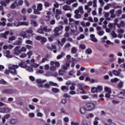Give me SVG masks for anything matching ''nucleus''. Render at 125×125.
Here are the masks:
<instances>
[{
	"instance_id": "a878e982",
	"label": "nucleus",
	"mask_w": 125,
	"mask_h": 125,
	"mask_svg": "<svg viewBox=\"0 0 125 125\" xmlns=\"http://www.w3.org/2000/svg\"><path fill=\"white\" fill-rule=\"evenodd\" d=\"M42 29L44 32H46V33H49V32H51V29L50 28H47V27H43L42 28Z\"/></svg>"
},
{
	"instance_id": "aec40b11",
	"label": "nucleus",
	"mask_w": 125,
	"mask_h": 125,
	"mask_svg": "<svg viewBox=\"0 0 125 125\" xmlns=\"http://www.w3.org/2000/svg\"><path fill=\"white\" fill-rule=\"evenodd\" d=\"M25 68L26 70L30 73H33V72H34V69L32 66H27Z\"/></svg>"
},
{
	"instance_id": "f704fd0d",
	"label": "nucleus",
	"mask_w": 125,
	"mask_h": 125,
	"mask_svg": "<svg viewBox=\"0 0 125 125\" xmlns=\"http://www.w3.org/2000/svg\"><path fill=\"white\" fill-rule=\"evenodd\" d=\"M119 81H120V79L117 78H115L114 79H112L111 80V83H117V82H119Z\"/></svg>"
},
{
	"instance_id": "774afa93",
	"label": "nucleus",
	"mask_w": 125,
	"mask_h": 125,
	"mask_svg": "<svg viewBox=\"0 0 125 125\" xmlns=\"http://www.w3.org/2000/svg\"><path fill=\"white\" fill-rule=\"evenodd\" d=\"M32 67H33V68H38L39 67V64L37 63H33L31 65Z\"/></svg>"
},
{
	"instance_id": "4c0bfd02",
	"label": "nucleus",
	"mask_w": 125,
	"mask_h": 125,
	"mask_svg": "<svg viewBox=\"0 0 125 125\" xmlns=\"http://www.w3.org/2000/svg\"><path fill=\"white\" fill-rule=\"evenodd\" d=\"M11 109L8 107L4 108V113H9Z\"/></svg>"
},
{
	"instance_id": "c85d7f7f",
	"label": "nucleus",
	"mask_w": 125,
	"mask_h": 125,
	"mask_svg": "<svg viewBox=\"0 0 125 125\" xmlns=\"http://www.w3.org/2000/svg\"><path fill=\"white\" fill-rule=\"evenodd\" d=\"M64 56H65V53L62 52L61 55H59L57 57V59H61V58L64 57Z\"/></svg>"
},
{
	"instance_id": "09e8293b",
	"label": "nucleus",
	"mask_w": 125,
	"mask_h": 125,
	"mask_svg": "<svg viewBox=\"0 0 125 125\" xmlns=\"http://www.w3.org/2000/svg\"><path fill=\"white\" fill-rule=\"evenodd\" d=\"M86 81H88L91 82V83H94V82H95V80L94 79H90V78L89 77H86Z\"/></svg>"
},
{
	"instance_id": "0e129e2a",
	"label": "nucleus",
	"mask_w": 125,
	"mask_h": 125,
	"mask_svg": "<svg viewBox=\"0 0 125 125\" xmlns=\"http://www.w3.org/2000/svg\"><path fill=\"white\" fill-rule=\"evenodd\" d=\"M28 34H33V30L29 29L25 31Z\"/></svg>"
},
{
	"instance_id": "de8ad7c7",
	"label": "nucleus",
	"mask_w": 125,
	"mask_h": 125,
	"mask_svg": "<svg viewBox=\"0 0 125 125\" xmlns=\"http://www.w3.org/2000/svg\"><path fill=\"white\" fill-rule=\"evenodd\" d=\"M45 21H46V22H49V21H50V16H46Z\"/></svg>"
},
{
	"instance_id": "4468645a",
	"label": "nucleus",
	"mask_w": 125,
	"mask_h": 125,
	"mask_svg": "<svg viewBox=\"0 0 125 125\" xmlns=\"http://www.w3.org/2000/svg\"><path fill=\"white\" fill-rule=\"evenodd\" d=\"M1 21H0V26H5L6 25V23L5 22H6V19L4 18H2L1 19Z\"/></svg>"
},
{
	"instance_id": "3c124183",
	"label": "nucleus",
	"mask_w": 125,
	"mask_h": 125,
	"mask_svg": "<svg viewBox=\"0 0 125 125\" xmlns=\"http://www.w3.org/2000/svg\"><path fill=\"white\" fill-rule=\"evenodd\" d=\"M16 3H13L12 4H11V6H10V8H11V9H14V8H16Z\"/></svg>"
},
{
	"instance_id": "39448f33",
	"label": "nucleus",
	"mask_w": 125,
	"mask_h": 125,
	"mask_svg": "<svg viewBox=\"0 0 125 125\" xmlns=\"http://www.w3.org/2000/svg\"><path fill=\"white\" fill-rule=\"evenodd\" d=\"M13 52L15 55H20L21 54V51L20 50V46H17L13 49Z\"/></svg>"
},
{
	"instance_id": "603ef678",
	"label": "nucleus",
	"mask_w": 125,
	"mask_h": 125,
	"mask_svg": "<svg viewBox=\"0 0 125 125\" xmlns=\"http://www.w3.org/2000/svg\"><path fill=\"white\" fill-rule=\"evenodd\" d=\"M79 47L81 49H85V48H86V46H85L84 44H81Z\"/></svg>"
},
{
	"instance_id": "680f3d73",
	"label": "nucleus",
	"mask_w": 125,
	"mask_h": 125,
	"mask_svg": "<svg viewBox=\"0 0 125 125\" xmlns=\"http://www.w3.org/2000/svg\"><path fill=\"white\" fill-rule=\"evenodd\" d=\"M99 2H100L101 5H102V6H103V5L105 4V2L103 0H99Z\"/></svg>"
},
{
	"instance_id": "4be33fe9",
	"label": "nucleus",
	"mask_w": 125,
	"mask_h": 125,
	"mask_svg": "<svg viewBox=\"0 0 125 125\" xmlns=\"http://www.w3.org/2000/svg\"><path fill=\"white\" fill-rule=\"evenodd\" d=\"M76 10H79V13L80 12L81 14H83L84 13V12L83 11V6H80L78 8V9H77Z\"/></svg>"
},
{
	"instance_id": "864d4df0",
	"label": "nucleus",
	"mask_w": 125,
	"mask_h": 125,
	"mask_svg": "<svg viewBox=\"0 0 125 125\" xmlns=\"http://www.w3.org/2000/svg\"><path fill=\"white\" fill-rule=\"evenodd\" d=\"M69 47H71V44L70 43H66L64 46L65 49L66 48H69Z\"/></svg>"
},
{
	"instance_id": "7ed1b4c3",
	"label": "nucleus",
	"mask_w": 125,
	"mask_h": 125,
	"mask_svg": "<svg viewBox=\"0 0 125 125\" xmlns=\"http://www.w3.org/2000/svg\"><path fill=\"white\" fill-rule=\"evenodd\" d=\"M36 82L37 83H39L37 84V86L43 88L44 85L42 83H46V80L37 79Z\"/></svg>"
},
{
	"instance_id": "4d7b16f0",
	"label": "nucleus",
	"mask_w": 125,
	"mask_h": 125,
	"mask_svg": "<svg viewBox=\"0 0 125 125\" xmlns=\"http://www.w3.org/2000/svg\"><path fill=\"white\" fill-rule=\"evenodd\" d=\"M0 83H1V84H6V82L3 79H1L0 80Z\"/></svg>"
},
{
	"instance_id": "2f4dec72",
	"label": "nucleus",
	"mask_w": 125,
	"mask_h": 125,
	"mask_svg": "<svg viewBox=\"0 0 125 125\" xmlns=\"http://www.w3.org/2000/svg\"><path fill=\"white\" fill-rule=\"evenodd\" d=\"M110 35L113 38H116L118 37V35L116 34V32H115L114 31H112L110 33Z\"/></svg>"
},
{
	"instance_id": "1a4fd4ad",
	"label": "nucleus",
	"mask_w": 125,
	"mask_h": 125,
	"mask_svg": "<svg viewBox=\"0 0 125 125\" xmlns=\"http://www.w3.org/2000/svg\"><path fill=\"white\" fill-rule=\"evenodd\" d=\"M18 40V41L14 43V45H22L23 40L21 38H19Z\"/></svg>"
},
{
	"instance_id": "bb28decb",
	"label": "nucleus",
	"mask_w": 125,
	"mask_h": 125,
	"mask_svg": "<svg viewBox=\"0 0 125 125\" xmlns=\"http://www.w3.org/2000/svg\"><path fill=\"white\" fill-rule=\"evenodd\" d=\"M37 32L39 34H42L43 35V34H44V32H43V29H42V26H41V28H39L37 30Z\"/></svg>"
},
{
	"instance_id": "9d476101",
	"label": "nucleus",
	"mask_w": 125,
	"mask_h": 125,
	"mask_svg": "<svg viewBox=\"0 0 125 125\" xmlns=\"http://www.w3.org/2000/svg\"><path fill=\"white\" fill-rule=\"evenodd\" d=\"M90 40L92 42H98V40H97V39L95 38V35L94 34H91L90 35Z\"/></svg>"
},
{
	"instance_id": "f8f14e48",
	"label": "nucleus",
	"mask_w": 125,
	"mask_h": 125,
	"mask_svg": "<svg viewBox=\"0 0 125 125\" xmlns=\"http://www.w3.org/2000/svg\"><path fill=\"white\" fill-rule=\"evenodd\" d=\"M123 86H124V82H123L122 81H120L116 85V87L118 88V89H122V88H123Z\"/></svg>"
},
{
	"instance_id": "a211bd4d",
	"label": "nucleus",
	"mask_w": 125,
	"mask_h": 125,
	"mask_svg": "<svg viewBox=\"0 0 125 125\" xmlns=\"http://www.w3.org/2000/svg\"><path fill=\"white\" fill-rule=\"evenodd\" d=\"M23 2H24L23 0H15V3H16V4H19V5H22Z\"/></svg>"
},
{
	"instance_id": "052dcab7",
	"label": "nucleus",
	"mask_w": 125,
	"mask_h": 125,
	"mask_svg": "<svg viewBox=\"0 0 125 125\" xmlns=\"http://www.w3.org/2000/svg\"><path fill=\"white\" fill-rule=\"evenodd\" d=\"M28 116L30 118H34V117H35V113H29L28 114Z\"/></svg>"
},
{
	"instance_id": "5701e85b",
	"label": "nucleus",
	"mask_w": 125,
	"mask_h": 125,
	"mask_svg": "<svg viewBox=\"0 0 125 125\" xmlns=\"http://www.w3.org/2000/svg\"><path fill=\"white\" fill-rule=\"evenodd\" d=\"M86 112V109H85V108H84V107H81L80 108V113L81 114H82V115H84V114H85Z\"/></svg>"
},
{
	"instance_id": "bf43d9fd",
	"label": "nucleus",
	"mask_w": 125,
	"mask_h": 125,
	"mask_svg": "<svg viewBox=\"0 0 125 125\" xmlns=\"http://www.w3.org/2000/svg\"><path fill=\"white\" fill-rule=\"evenodd\" d=\"M63 97H65V98H70L71 97V96H70L67 93H65L63 95Z\"/></svg>"
},
{
	"instance_id": "6ab92c4d",
	"label": "nucleus",
	"mask_w": 125,
	"mask_h": 125,
	"mask_svg": "<svg viewBox=\"0 0 125 125\" xmlns=\"http://www.w3.org/2000/svg\"><path fill=\"white\" fill-rule=\"evenodd\" d=\"M20 26H29V22L26 21H19Z\"/></svg>"
},
{
	"instance_id": "13d9d810",
	"label": "nucleus",
	"mask_w": 125,
	"mask_h": 125,
	"mask_svg": "<svg viewBox=\"0 0 125 125\" xmlns=\"http://www.w3.org/2000/svg\"><path fill=\"white\" fill-rule=\"evenodd\" d=\"M125 62L124 59H121L120 58L118 59V63L121 64V63H124Z\"/></svg>"
},
{
	"instance_id": "c03bdc74",
	"label": "nucleus",
	"mask_w": 125,
	"mask_h": 125,
	"mask_svg": "<svg viewBox=\"0 0 125 125\" xmlns=\"http://www.w3.org/2000/svg\"><path fill=\"white\" fill-rule=\"evenodd\" d=\"M61 88L62 90H66V91H68V90H69V87L68 86H62Z\"/></svg>"
},
{
	"instance_id": "20e7f679",
	"label": "nucleus",
	"mask_w": 125,
	"mask_h": 125,
	"mask_svg": "<svg viewBox=\"0 0 125 125\" xmlns=\"http://www.w3.org/2000/svg\"><path fill=\"white\" fill-rule=\"evenodd\" d=\"M122 73V69L120 68L118 69V71L117 70H113L112 73L114 76H116L117 77H120L121 78H123L124 76L122 75L121 73Z\"/></svg>"
},
{
	"instance_id": "b1692460",
	"label": "nucleus",
	"mask_w": 125,
	"mask_h": 125,
	"mask_svg": "<svg viewBox=\"0 0 125 125\" xmlns=\"http://www.w3.org/2000/svg\"><path fill=\"white\" fill-rule=\"evenodd\" d=\"M62 29H63V26H58V27H56V28L54 29V31H56V32H59V31H61V30H62Z\"/></svg>"
},
{
	"instance_id": "412c9836",
	"label": "nucleus",
	"mask_w": 125,
	"mask_h": 125,
	"mask_svg": "<svg viewBox=\"0 0 125 125\" xmlns=\"http://www.w3.org/2000/svg\"><path fill=\"white\" fill-rule=\"evenodd\" d=\"M62 9L65 11L67 10H71V7L68 5H65L62 6Z\"/></svg>"
},
{
	"instance_id": "6e6552de",
	"label": "nucleus",
	"mask_w": 125,
	"mask_h": 125,
	"mask_svg": "<svg viewBox=\"0 0 125 125\" xmlns=\"http://www.w3.org/2000/svg\"><path fill=\"white\" fill-rule=\"evenodd\" d=\"M75 16H74V18H75V19H80L81 18H82V15L79 14V10H75Z\"/></svg>"
},
{
	"instance_id": "2eb2a0df",
	"label": "nucleus",
	"mask_w": 125,
	"mask_h": 125,
	"mask_svg": "<svg viewBox=\"0 0 125 125\" xmlns=\"http://www.w3.org/2000/svg\"><path fill=\"white\" fill-rule=\"evenodd\" d=\"M8 35H9V31H7L6 32H5V33L4 34H1L0 35L1 38H3L4 39H7V36H8Z\"/></svg>"
},
{
	"instance_id": "0eeeda50",
	"label": "nucleus",
	"mask_w": 125,
	"mask_h": 125,
	"mask_svg": "<svg viewBox=\"0 0 125 125\" xmlns=\"http://www.w3.org/2000/svg\"><path fill=\"white\" fill-rule=\"evenodd\" d=\"M14 92V91L12 89H4L2 91V93H6L7 94H12Z\"/></svg>"
},
{
	"instance_id": "ea45409f",
	"label": "nucleus",
	"mask_w": 125,
	"mask_h": 125,
	"mask_svg": "<svg viewBox=\"0 0 125 125\" xmlns=\"http://www.w3.org/2000/svg\"><path fill=\"white\" fill-rule=\"evenodd\" d=\"M21 53L22 52H26L27 51V48L24 46L22 47L21 49Z\"/></svg>"
},
{
	"instance_id": "7c9ffc66",
	"label": "nucleus",
	"mask_w": 125,
	"mask_h": 125,
	"mask_svg": "<svg viewBox=\"0 0 125 125\" xmlns=\"http://www.w3.org/2000/svg\"><path fill=\"white\" fill-rule=\"evenodd\" d=\"M91 92H92V93H97L98 92V90L97 88L96 87L92 88Z\"/></svg>"
},
{
	"instance_id": "a19ab883",
	"label": "nucleus",
	"mask_w": 125,
	"mask_h": 125,
	"mask_svg": "<svg viewBox=\"0 0 125 125\" xmlns=\"http://www.w3.org/2000/svg\"><path fill=\"white\" fill-rule=\"evenodd\" d=\"M43 87L44 88L49 89L50 88V84H49V83L48 84V83H46L44 84Z\"/></svg>"
},
{
	"instance_id": "423d86ee",
	"label": "nucleus",
	"mask_w": 125,
	"mask_h": 125,
	"mask_svg": "<svg viewBox=\"0 0 125 125\" xmlns=\"http://www.w3.org/2000/svg\"><path fill=\"white\" fill-rule=\"evenodd\" d=\"M104 90L107 92L105 94V97H106V98H110V95L111 93H112V91L111 90H110V88H109V87H106L104 88Z\"/></svg>"
},
{
	"instance_id": "79ce46f5",
	"label": "nucleus",
	"mask_w": 125,
	"mask_h": 125,
	"mask_svg": "<svg viewBox=\"0 0 125 125\" xmlns=\"http://www.w3.org/2000/svg\"><path fill=\"white\" fill-rule=\"evenodd\" d=\"M104 33L105 32L103 30H101L100 31L97 32L98 35H99V36H103V35H104Z\"/></svg>"
},
{
	"instance_id": "c756f323",
	"label": "nucleus",
	"mask_w": 125,
	"mask_h": 125,
	"mask_svg": "<svg viewBox=\"0 0 125 125\" xmlns=\"http://www.w3.org/2000/svg\"><path fill=\"white\" fill-rule=\"evenodd\" d=\"M47 41L46 38L42 37L41 40V42L42 44H44V42H46Z\"/></svg>"
},
{
	"instance_id": "58836bf2",
	"label": "nucleus",
	"mask_w": 125,
	"mask_h": 125,
	"mask_svg": "<svg viewBox=\"0 0 125 125\" xmlns=\"http://www.w3.org/2000/svg\"><path fill=\"white\" fill-rule=\"evenodd\" d=\"M0 3L2 5V6H4L5 7L7 6V5H6V2L3 1V0H0Z\"/></svg>"
},
{
	"instance_id": "6e6d98bb",
	"label": "nucleus",
	"mask_w": 125,
	"mask_h": 125,
	"mask_svg": "<svg viewBox=\"0 0 125 125\" xmlns=\"http://www.w3.org/2000/svg\"><path fill=\"white\" fill-rule=\"evenodd\" d=\"M77 87H78V88L79 89H81V90L83 89V86H82V84L81 83H78L77 84Z\"/></svg>"
},
{
	"instance_id": "473e14b6",
	"label": "nucleus",
	"mask_w": 125,
	"mask_h": 125,
	"mask_svg": "<svg viewBox=\"0 0 125 125\" xmlns=\"http://www.w3.org/2000/svg\"><path fill=\"white\" fill-rule=\"evenodd\" d=\"M85 36L83 34H81L79 37H77V41H80V40H83Z\"/></svg>"
},
{
	"instance_id": "49530a36",
	"label": "nucleus",
	"mask_w": 125,
	"mask_h": 125,
	"mask_svg": "<svg viewBox=\"0 0 125 125\" xmlns=\"http://www.w3.org/2000/svg\"><path fill=\"white\" fill-rule=\"evenodd\" d=\"M34 14H38L39 15L41 14V12H40V10H39L38 9H35L34 10Z\"/></svg>"
},
{
	"instance_id": "c9c22d12",
	"label": "nucleus",
	"mask_w": 125,
	"mask_h": 125,
	"mask_svg": "<svg viewBox=\"0 0 125 125\" xmlns=\"http://www.w3.org/2000/svg\"><path fill=\"white\" fill-rule=\"evenodd\" d=\"M37 8L39 11H41V10H42V4L39 3L37 6Z\"/></svg>"
},
{
	"instance_id": "37998d69",
	"label": "nucleus",
	"mask_w": 125,
	"mask_h": 125,
	"mask_svg": "<svg viewBox=\"0 0 125 125\" xmlns=\"http://www.w3.org/2000/svg\"><path fill=\"white\" fill-rule=\"evenodd\" d=\"M116 14L117 16H120V15H121V14H122V10H117L116 12Z\"/></svg>"
},
{
	"instance_id": "72a5a7b5",
	"label": "nucleus",
	"mask_w": 125,
	"mask_h": 125,
	"mask_svg": "<svg viewBox=\"0 0 125 125\" xmlns=\"http://www.w3.org/2000/svg\"><path fill=\"white\" fill-rule=\"evenodd\" d=\"M49 84H50V85H51L52 86H58V84L57 83H54L53 82H49Z\"/></svg>"
},
{
	"instance_id": "338daca9",
	"label": "nucleus",
	"mask_w": 125,
	"mask_h": 125,
	"mask_svg": "<svg viewBox=\"0 0 125 125\" xmlns=\"http://www.w3.org/2000/svg\"><path fill=\"white\" fill-rule=\"evenodd\" d=\"M21 58H25V57H27V55L25 53H23L20 56Z\"/></svg>"
},
{
	"instance_id": "5fc2aeb1",
	"label": "nucleus",
	"mask_w": 125,
	"mask_h": 125,
	"mask_svg": "<svg viewBox=\"0 0 125 125\" xmlns=\"http://www.w3.org/2000/svg\"><path fill=\"white\" fill-rule=\"evenodd\" d=\"M54 31V34H53L54 37H58V36H59V32H58V31H56L55 30Z\"/></svg>"
},
{
	"instance_id": "ddd939ff",
	"label": "nucleus",
	"mask_w": 125,
	"mask_h": 125,
	"mask_svg": "<svg viewBox=\"0 0 125 125\" xmlns=\"http://www.w3.org/2000/svg\"><path fill=\"white\" fill-rule=\"evenodd\" d=\"M10 123L12 125H17L19 123V121L17 119L12 118L10 120Z\"/></svg>"
},
{
	"instance_id": "cd10ccee",
	"label": "nucleus",
	"mask_w": 125,
	"mask_h": 125,
	"mask_svg": "<svg viewBox=\"0 0 125 125\" xmlns=\"http://www.w3.org/2000/svg\"><path fill=\"white\" fill-rule=\"evenodd\" d=\"M78 51V49L75 47H73L71 49V52L73 54H76Z\"/></svg>"
},
{
	"instance_id": "69168bd1",
	"label": "nucleus",
	"mask_w": 125,
	"mask_h": 125,
	"mask_svg": "<svg viewBox=\"0 0 125 125\" xmlns=\"http://www.w3.org/2000/svg\"><path fill=\"white\" fill-rule=\"evenodd\" d=\"M16 39L15 36H12L9 38V41H15Z\"/></svg>"
},
{
	"instance_id": "a18cd8bd",
	"label": "nucleus",
	"mask_w": 125,
	"mask_h": 125,
	"mask_svg": "<svg viewBox=\"0 0 125 125\" xmlns=\"http://www.w3.org/2000/svg\"><path fill=\"white\" fill-rule=\"evenodd\" d=\"M21 37H22V38H23L24 39H25V38H27V35L26 34V32H22L21 33Z\"/></svg>"
},
{
	"instance_id": "e433bc0d",
	"label": "nucleus",
	"mask_w": 125,
	"mask_h": 125,
	"mask_svg": "<svg viewBox=\"0 0 125 125\" xmlns=\"http://www.w3.org/2000/svg\"><path fill=\"white\" fill-rule=\"evenodd\" d=\"M85 53L86 54H91V53H92V51L91 50V49L89 48L86 50L85 51Z\"/></svg>"
},
{
	"instance_id": "9b49d317",
	"label": "nucleus",
	"mask_w": 125,
	"mask_h": 125,
	"mask_svg": "<svg viewBox=\"0 0 125 125\" xmlns=\"http://www.w3.org/2000/svg\"><path fill=\"white\" fill-rule=\"evenodd\" d=\"M118 97L119 98L125 99V90H124V92H121L118 95Z\"/></svg>"
},
{
	"instance_id": "dca6fc26",
	"label": "nucleus",
	"mask_w": 125,
	"mask_h": 125,
	"mask_svg": "<svg viewBox=\"0 0 125 125\" xmlns=\"http://www.w3.org/2000/svg\"><path fill=\"white\" fill-rule=\"evenodd\" d=\"M30 24L31 25L33 26V27H38V26L39 25V24H38V22L34 20H31Z\"/></svg>"
},
{
	"instance_id": "393cba45",
	"label": "nucleus",
	"mask_w": 125,
	"mask_h": 125,
	"mask_svg": "<svg viewBox=\"0 0 125 125\" xmlns=\"http://www.w3.org/2000/svg\"><path fill=\"white\" fill-rule=\"evenodd\" d=\"M52 91L54 93H58V92H60V90L57 88H52Z\"/></svg>"
},
{
	"instance_id": "8fccbe9b",
	"label": "nucleus",
	"mask_w": 125,
	"mask_h": 125,
	"mask_svg": "<svg viewBox=\"0 0 125 125\" xmlns=\"http://www.w3.org/2000/svg\"><path fill=\"white\" fill-rule=\"evenodd\" d=\"M30 18L31 19H38V16L35 15H31L30 16Z\"/></svg>"
},
{
	"instance_id": "f03ea898",
	"label": "nucleus",
	"mask_w": 125,
	"mask_h": 125,
	"mask_svg": "<svg viewBox=\"0 0 125 125\" xmlns=\"http://www.w3.org/2000/svg\"><path fill=\"white\" fill-rule=\"evenodd\" d=\"M86 109L87 111H92L95 108V104L92 103H87L86 104Z\"/></svg>"
},
{
	"instance_id": "f257e3e1",
	"label": "nucleus",
	"mask_w": 125,
	"mask_h": 125,
	"mask_svg": "<svg viewBox=\"0 0 125 125\" xmlns=\"http://www.w3.org/2000/svg\"><path fill=\"white\" fill-rule=\"evenodd\" d=\"M18 68H19V65H18L9 64V69L5 70L4 73L5 75H9L10 73L12 74V75H17V71L16 70V69H18Z\"/></svg>"
},
{
	"instance_id": "f3484780",
	"label": "nucleus",
	"mask_w": 125,
	"mask_h": 125,
	"mask_svg": "<svg viewBox=\"0 0 125 125\" xmlns=\"http://www.w3.org/2000/svg\"><path fill=\"white\" fill-rule=\"evenodd\" d=\"M19 65L20 67H21V68H26L27 67V64H26V63L24 62H21V63L19 64Z\"/></svg>"
},
{
	"instance_id": "e2e57ef3",
	"label": "nucleus",
	"mask_w": 125,
	"mask_h": 125,
	"mask_svg": "<svg viewBox=\"0 0 125 125\" xmlns=\"http://www.w3.org/2000/svg\"><path fill=\"white\" fill-rule=\"evenodd\" d=\"M106 40H107V36H104L101 39V41L103 42H106Z\"/></svg>"
}]
</instances>
